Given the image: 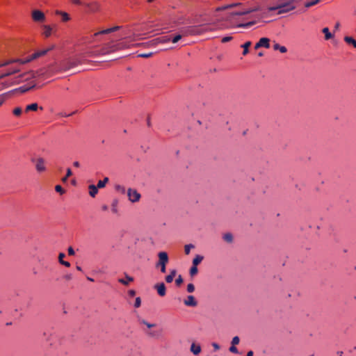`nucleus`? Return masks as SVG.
Wrapping results in <instances>:
<instances>
[{"mask_svg": "<svg viewBox=\"0 0 356 356\" xmlns=\"http://www.w3.org/2000/svg\"><path fill=\"white\" fill-rule=\"evenodd\" d=\"M47 70L45 69H41L38 71H31L26 73L21 74L15 78V80L12 82L5 81L2 83V85L5 88H8L13 85L19 84L22 81H28L31 78L42 77L45 75Z\"/></svg>", "mask_w": 356, "mask_h": 356, "instance_id": "f257e3e1", "label": "nucleus"}, {"mask_svg": "<svg viewBox=\"0 0 356 356\" xmlns=\"http://www.w3.org/2000/svg\"><path fill=\"white\" fill-rule=\"evenodd\" d=\"M50 49H51V48H48L46 49L38 51L26 59H10L3 63H1L0 67L6 66V65H8L14 63H19L20 64H26V63H29L40 56L45 55Z\"/></svg>", "mask_w": 356, "mask_h": 356, "instance_id": "f03ea898", "label": "nucleus"}, {"mask_svg": "<svg viewBox=\"0 0 356 356\" xmlns=\"http://www.w3.org/2000/svg\"><path fill=\"white\" fill-rule=\"evenodd\" d=\"M211 30L212 29H210L206 24L191 26H188L184 29V34L186 35H202V34L204 33L205 32H207V31H209Z\"/></svg>", "mask_w": 356, "mask_h": 356, "instance_id": "7ed1b4c3", "label": "nucleus"}, {"mask_svg": "<svg viewBox=\"0 0 356 356\" xmlns=\"http://www.w3.org/2000/svg\"><path fill=\"white\" fill-rule=\"evenodd\" d=\"M297 0H288L286 2L280 3L276 6H272L268 8L269 11H274L278 10V14H283L293 10L296 8L293 3Z\"/></svg>", "mask_w": 356, "mask_h": 356, "instance_id": "20e7f679", "label": "nucleus"}, {"mask_svg": "<svg viewBox=\"0 0 356 356\" xmlns=\"http://www.w3.org/2000/svg\"><path fill=\"white\" fill-rule=\"evenodd\" d=\"M158 261L155 264V268H159L162 273L166 272V265L169 262L168 254L165 251H161L158 253Z\"/></svg>", "mask_w": 356, "mask_h": 356, "instance_id": "39448f33", "label": "nucleus"}, {"mask_svg": "<svg viewBox=\"0 0 356 356\" xmlns=\"http://www.w3.org/2000/svg\"><path fill=\"white\" fill-rule=\"evenodd\" d=\"M127 196L131 202H138L141 197L140 194L136 189L131 188L127 190Z\"/></svg>", "mask_w": 356, "mask_h": 356, "instance_id": "423d86ee", "label": "nucleus"}, {"mask_svg": "<svg viewBox=\"0 0 356 356\" xmlns=\"http://www.w3.org/2000/svg\"><path fill=\"white\" fill-rule=\"evenodd\" d=\"M31 161L35 163V169L38 172L45 171L44 160L42 158L32 159Z\"/></svg>", "mask_w": 356, "mask_h": 356, "instance_id": "0eeeda50", "label": "nucleus"}, {"mask_svg": "<svg viewBox=\"0 0 356 356\" xmlns=\"http://www.w3.org/2000/svg\"><path fill=\"white\" fill-rule=\"evenodd\" d=\"M259 10L258 8H255L254 9H248V10H243V11L229 13L228 15H227V17H226L225 19L229 21L234 16L247 15V14H249V13H250L252 12L256 11V10Z\"/></svg>", "mask_w": 356, "mask_h": 356, "instance_id": "6e6552de", "label": "nucleus"}, {"mask_svg": "<svg viewBox=\"0 0 356 356\" xmlns=\"http://www.w3.org/2000/svg\"><path fill=\"white\" fill-rule=\"evenodd\" d=\"M184 304L187 307H196L197 305V302L193 296H188L184 300Z\"/></svg>", "mask_w": 356, "mask_h": 356, "instance_id": "1a4fd4ad", "label": "nucleus"}, {"mask_svg": "<svg viewBox=\"0 0 356 356\" xmlns=\"http://www.w3.org/2000/svg\"><path fill=\"white\" fill-rule=\"evenodd\" d=\"M32 17L35 22H41L43 21L45 18L44 15L42 12L35 10L32 13Z\"/></svg>", "mask_w": 356, "mask_h": 356, "instance_id": "9d476101", "label": "nucleus"}, {"mask_svg": "<svg viewBox=\"0 0 356 356\" xmlns=\"http://www.w3.org/2000/svg\"><path fill=\"white\" fill-rule=\"evenodd\" d=\"M222 238L223 240V242L226 243H234V236L231 232H226L222 234Z\"/></svg>", "mask_w": 356, "mask_h": 356, "instance_id": "9b49d317", "label": "nucleus"}, {"mask_svg": "<svg viewBox=\"0 0 356 356\" xmlns=\"http://www.w3.org/2000/svg\"><path fill=\"white\" fill-rule=\"evenodd\" d=\"M154 287L156 289L157 293L160 296L163 297L165 295L166 288H165L164 283L162 282V283L156 284Z\"/></svg>", "mask_w": 356, "mask_h": 356, "instance_id": "f8f14e48", "label": "nucleus"}, {"mask_svg": "<svg viewBox=\"0 0 356 356\" xmlns=\"http://www.w3.org/2000/svg\"><path fill=\"white\" fill-rule=\"evenodd\" d=\"M35 86H36L35 83H32L29 86H22L17 89H15L12 92L19 91L20 92L24 93V92H26L30 90L31 89L35 88Z\"/></svg>", "mask_w": 356, "mask_h": 356, "instance_id": "ddd939ff", "label": "nucleus"}, {"mask_svg": "<svg viewBox=\"0 0 356 356\" xmlns=\"http://www.w3.org/2000/svg\"><path fill=\"white\" fill-rule=\"evenodd\" d=\"M19 72H20V69H19V68L9 70L7 72H6L5 73L0 74V79H3L6 76H10L12 74H14Z\"/></svg>", "mask_w": 356, "mask_h": 356, "instance_id": "4468645a", "label": "nucleus"}, {"mask_svg": "<svg viewBox=\"0 0 356 356\" xmlns=\"http://www.w3.org/2000/svg\"><path fill=\"white\" fill-rule=\"evenodd\" d=\"M89 188V194L91 197H94L98 193V187L93 184H91L88 186Z\"/></svg>", "mask_w": 356, "mask_h": 356, "instance_id": "2eb2a0df", "label": "nucleus"}, {"mask_svg": "<svg viewBox=\"0 0 356 356\" xmlns=\"http://www.w3.org/2000/svg\"><path fill=\"white\" fill-rule=\"evenodd\" d=\"M261 47L269 48L270 47V40L268 38H261L259 40Z\"/></svg>", "mask_w": 356, "mask_h": 356, "instance_id": "dca6fc26", "label": "nucleus"}, {"mask_svg": "<svg viewBox=\"0 0 356 356\" xmlns=\"http://www.w3.org/2000/svg\"><path fill=\"white\" fill-rule=\"evenodd\" d=\"M191 351L195 355H197L201 352V347L193 343L191 346Z\"/></svg>", "mask_w": 356, "mask_h": 356, "instance_id": "f3484780", "label": "nucleus"}, {"mask_svg": "<svg viewBox=\"0 0 356 356\" xmlns=\"http://www.w3.org/2000/svg\"><path fill=\"white\" fill-rule=\"evenodd\" d=\"M176 273V270H171L170 274L165 277V282L167 283H171L173 281V279L175 278Z\"/></svg>", "mask_w": 356, "mask_h": 356, "instance_id": "a211bd4d", "label": "nucleus"}, {"mask_svg": "<svg viewBox=\"0 0 356 356\" xmlns=\"http://www.w3.org/2000/svg\"><path fill=\"white\" fill-rule=\"evenodd\" d=\"M56 13L61 16L63 22H67L70 19L69 15L65 12L57 10Z\"/></svg>", "mask_w": 356, "mask_h": 356, "instance_id": "6ab92c4d", "label": "nucleus"}, {"mask_svg": "<svg viewBox=\"0 0 356 356\" xmlns=\"http://www.w3.org/2000/svg\"><path fill=\"white\" fill-rule=\"evenodd\" d=\"M126 280L124 279H119L118 282L124 285H128L130 282H132L134 280V278L132 277L129 276L128 275H125Z\"/></svg>", "mask_w": 356, "mask_h": 356, "instance_id": "aec40b11", "label": "nucleus"}, {"mask_svg": "<svg viewBox=\"0 0 356 356\" xmlns=\"http://www.w3.org/2000/svg\"><path fill=\"white\" fill-rule=\"evenodd\" d=\"M252 42L250 41H248L243 44L241 45V47L243 48V55L245 56L249 52V47L251 46Z\"/></svg>", "mask_w": 356, "mask_h": 356, "instance_id": "412c9836", "label": "nucleus"}, {"mask_svg": "<svg viewBox=\"0 0 356 356\" xmlns=\"http://www.w3.org/2000/svg\"><path fill=\"white\" fill-rule=\"evenodd\" d=\"M147 335L150 337L159 338L161 335V331L154 330L147 332Z\"/></svg>", "mask_w": 356, "mask_h": 356, "instance_id": "4be33fe9", "label": "nucleus"}, {"mask_svg": "<svg viewBox=\"0 0 356 356\" xmlns=\"http://www.w3.org/2000/svg\"><path fill=\"white\" fill-rule=\"evenodd\" d=\"M238 5H240V3H231V4H228V5H226L225 6H222V7H218L216 8V11H221V10H227V9H229V8H234Z\"/></svg>", "mask_w": 356, "mask_h": 356, "instance_id": "5701e85b", "label": "nucleus"}, {"mask_svg": "<svg viewBox=\"0 0 356 356\" xmlns=\"http://www.w3.org/2000/svg\"><path fill=\"white\" fill-rule=\"evenodd\" d=\"M273 49L274 50H279L281 53H286L287 51V49L284 46H281L278 43L274 44Z\"/></svg>", "mask_w": 356, "mask_h": 356, "instance_id": "b1692460", "label": "nucleus"}, {"mask_svg": "<svg viewBox=\"0 0 356 356\" xmlns=\"http://www.w3.org/2000/svg\"><path fill=\"white\" fill-rule=\"evenodd\" d=\"M38 104L37 103H33V104H29V105L26 106L25 111L26 112H28V111H35L38 110Z\"/></svg>", "mask_w": 356, "mask_h": 356, "instance_id": "393cba45", "label": "nucleus"}, {"mask_svg": "<svg viewBox=\"0 0 356 356\" xmlns=\"http://www.w3.org/2000/svg\"><path fill=\"white\" fill-rule=\"evenodd\" d=\"M323 33L325 34V39L330 40L332 38V34L330 32V30L327 27L323 28L322 30Z\"/></svg>", "mask_w": 356, "mask_h": 356, "instance_id": "a878e982", "label": "nucleus"}, {"mask_svg": "<svg viewBox=\"0 0 356 356\" xmlns=\"http://www.w3.org/2000/svg\"><path fill=\"white\" fill-rule=\"evenodd\" d=\"M344 40L346 42H347L348 44H353V46L356 48V40L353 38L352 37H350V36H346L344 38Z\"/></svg>", "mask_w": 356, "mask_h": 356, "instance_id": "bb28decb", "label": "nucleus"}, {"mask_svg": "<svg viewBox=\"0 0 356 356\" xmlns=\"http://www.w3.org/2000/svg\"><path fill=\"white\" fill-rule=\"evenodd\" d=\"M204 257L201 255H196L193 260V265L197 266L203 260Z\"/></svg>", "mask_w": 356, "mask_h": 356, "instance_id": "cd10ccee", "label": "nucleus"}, {"mask_svg": "<svg viewBox=\"0 0 356 356\" xmlns=\"http://www.w3.org/2000/svg\"><path fill=\"white\" fill-rule=\"evenodd\" d=\"M108 181H109L108 178L105 177L103 180H99L98 181L97 186L99 188H102L106 186V184L108 182Z\"/></svg>", "mask_w": 356, "mask_h": 356, "instance_id": "c85d7f7f", "label": "nucleus"}, {"mask_svg": "<svg viewBox=\"0 0 356 356\" xmlns=\"http://www.w3.org/2000/svg\"><path fill=\"white\" fill-rule=\"evenodd\" d=\"M118 200H116V199L113 200L112 202V204H111V211L114 213H118Z\"/></svg>", "mask_w": 356, "mask_h": 356, "instance_id": "c756f323", "label": "nucleus"}, {"mask_svg": "<svg viewBox=\"0 0 356 356\" xmlns=\"http://www.w3.org/2000/svg\"><path fill=\"white\" fill-rule=\"evenodd\" d=\"M320 1H321V0H313V1H308V2L305 3V8H310V7H312L313 6H315L316 4L319 3Z\"/></svg>", "mask_w": 356, "mask_h": 356, "instance_id": "7c9ffc66", "label": "nucleus"}, {"mask_svg": "<svg viewBox=\"0 0 356 356\" xmlns=\"http://www.w3.org/2000/svg\"><path fill=\"white\" fill-rule=\"evenodd\" d=\"M255 23H256L255 21H251V22L244 23V24H240L238 25V26L242 27V28H249V27L252 26V25L255 24Z\"/></svg>", "mask_w": 356, "mask_h": 356, "instance_id": "2f4dec72", "label": "nucleus"}, {"mask_svg": "<svg viewBox=\"0 0 356 356\" xmlns=\"http://www.w3.org/2000/svg\"><path fill=\"white\" fill-rule=\"evenodd\" d=\"M115 188L119 193H121L122 194L125 193L126 190H125V188L123 186L116 185Z\"/></svg>", "mask_w": 356, "mask_h": 356, "instance_id": "473e14b6", "label": "nucleus"}, {"mask_svg": "<svg viewBox=\"0 0 356 356\" xmlns=\"http://www.w3.org/2000/svg\"><path fill=\"white\" fill-rule=\"evenodd\" d=\"M197 271H198V270H197V266L193 265V266L190 269L191 276L193 277V276L195 275L197 273Z\"/></svg>", "mask_w": 356, "mask_h": 356, "instance_id": "72a5a7b5", "label": "nucleus"}, {"mask_svg": "<svg viewBox=\"0 0 356 356\" xmlns=\"http://www.w3.org/2000/svg\"><path fill=\"white\" fill-rule=\"evenodd\" d=\"M140 323L145 325L148 328H152V327H155V324L149 323L143 319L140 320Z\"/></svg>", "mask_w": 356, "mask_h": 356, "instance_id": "f704fd0d", "label": "nucleus"}, {"mask_svg": "<svg viewBox=\"0 0 356 356\" xmlns=\"http://www.w3.org/2000/svg\"><path fill=\"white\" fill-rule=\"evenodd\" d=\"M108 33H111L110 29H104V30H102L101 31L95 33L94 34V36H97V35H101V34H108Z\"/></svg>", "mask_w": 356, "mask_h": 356, "instance_id": "c9c22d12", "label": "nucleus"}, {"mask_svg": "<svg viewBox=\"0 0 356 356\" xmlns=\"http://www.w3.org/2000/svg\"><path fill=\"white\" fill-rule=\"evenodd\" d=\"M45 31H44V35L46 37H49L51 35V29L49 26H44Z\"/></svg>", "mask_w": 356, "mask_h": 356, "instance_id": "e433bc0d", "label": "nucleus"}, {"mask_svg": "<svg viewBox=\"0 0 356 356\" xmlns=\"http://www.w3.org/2000/svg\"><path fill=\"white\" fill-rule=\"evenodd\" d=\"M72 175V172L71 169L70 168H67V169L66 176L62 179V181H64V182L66 181L67 180V178L69 177H70Z\"/></svg>", "mask_w": 356, "mask_h": 356, "instance_id": "4c0bfd02", "label": "nucleus"}, {"mask_svg": "<svg viewBox=\"0 0 356 356\" xmlns=\"http://www.w3.org/2000/svg\"><path fill=\"white\" fill-rule=\"evenodd\" d=\"M22 108L19 107L15 108L13 111V114L16 116H19L22 114Z\"/></svg>", "mask_w": 356, "mask_h": 356, "instance_id": "58836bf2", "label": "nucleus"}, {"mask_svg": "<svg viewBox=\"0 0 356 356\" xmlns=\"http://www.w3.org/2000/svg\"><path fill=\"white\" fill-rule=\"evenodd\" d=\"M183 283V278L181 275H179L177 278L175 280V284L177 286H180Z\"/></svg>", "mask_w": 356, "mask_h": 356, "instance_id": "ea45409f", "label": "nucleus"}, {"mask_svg": "<svg viewBox=\"0 0 356 356\" xmlns=\"http://www.w3.org/2000/svg\"><path fill=\"white\" fill-rule=\"evenodd\" d=\"M195 291V286L193 284L191 283L187 285V291L188 293H193Z\"/></svg>", "mask_w": 356, "mask_h": 356, "instance_id": "a19ab883", "label": "nucleus"}, {"mask_svg": "<svg viewBox=\"0 0 356 356\" xmlns=\"http://www.w3.org/2000/svg\"><path fill=\"white\" fill-rule=\"evenodd\" d=\"M55 190L56 192L63 194L65 193V190L62 188L60 185H56L55 187Z\"/></svg>", "mask_w": 356, "mask_h": 356, "instance_id": "79ce46f5", "label": "nucleus"}, {"mask_svg": "<svg viewBox=\"0 0 356 356\" xmlns=\"http://www.w3.org/2000/svg\"><path fill=\"white\" fill-rule=\"evenodd\" d=\"M239 341H240L239 337L236 336V337H233V339L232 340V345L236 346V345L238 344Z\"/></svg>", "mask_w": 356, "mask_h": 356, "instance_id": "37998d69", "label": "nucleus"}, {"mask_svg": "<svg viewBox=\"0 0 356 356\" xmlns=\"http://www.w3.org/2000/svg\"><path fill=\"white\" fill-rule=\"evenodd\" d=\"M141 305V300L140 298L138 297L136 298L134 307L136 308H138Z\"/></svg>", "mask_w": 356, "mask_h": 356, "instance_id": "c03bdc74", "label": "nucleus"}, {"mask_svg": "<svg viewBox=\"0 0 356 356\" xmlns=\"http://www.w3.org/2000/svg\"><path fill=\"white\" fill-rule=\"evenodd\" d=\"M7 97V93L2 94L0 95V106L4 102Z\"/></svg>", "mask_w": 356, "mask_h": 356, "instance_id": "a18cd8bd", "label": "nucleus"}, {"mask_svg": "<svg viewBox=\"0 0 356 356\" xmlns=\"http://www.w3.org/2000/svg\"><path fill=\"white\" fill-rule=\"evenodd\" d=\"M181 38V35H177L176 36H175L172 40V42L173 43H176Z\"/></svg>", "mask_w": 356, "mask_h": 356, "instance_id": "49530a36", "label": "nucleus"}, {"mask_svg": "<svg viewBox=\"0 0 356 356\" xmlns=\"http://www.w3.org/2000/svg\"><path fill=\"white\" fill-rule=\"evenodd\" d=\"M232 40V36H226V37L222 38V42L225 43V42H227L229 41H231Z\"/></svg>", "mask_w": 356, "mask_h": 356, "instance_id": "de8ad7c7", "label": "nucleus"}, {"mask_svg": "<svg viewBox=\"0 0 356 356\" xmlns=\"http://www.w3.org/2000/svg\"><path fill=\"white\" fill-rule=\"evenodd\" d=\"M153 54V53L150 52V53H148V54H140L138 55L139 57H141V58H149Z\"/></svg>", "mask_w": 356, "mask_h": 356, "instance_id": "09e8293b", "label": "nucleus"}, {"mask_svg": "<svg viewBox=\"0 0 356 356\" xmlns=\"http://www.w3.org/2000/svg\"><path fill=\"white\" fill-rule=\"evenodd\" d=\"M229 351L233 353H238V349L234 345H232V346L229 348Z\"/></svg>", "mask_w": 356, "mask_h": 356, "instance_id": "8fccbe9b", "label": "nucleus"}, {"mask_svg": "<svg viewBox=\"0 0 356 356\" xmlns=\"http://www.w3.org/2000/svg\"><path fill=\"white\" fill-rule=\"evenodd\" d=\"M65 257V254L63 252H60L58 255V261H59V263H61L62 261H63V258Z\"/></svg>", "mask_w": 356, "mask_h": 356, "instance_id": "3c124183", "label": "nucleus"}, {"mask_svg": "<svg viewBox=\"0 0 356 356\" xmlns=\"http://www.w3.org/2000/svg\"><path fill=\"white\" fill-rule=\"evenodd\" d=\"M121 26H115L112 28H109L111 33L120 30Z\"/></svg>", "mask_w": 356, "mask_h": 356, "instance_id": "603ef678", "label": "nucleus"}, {"mask_svg": "<svg viewBox=\"0 0 356 356\" xmlns=\"http://www.w3.org/2000/svg\"><path fill=\"white\" fill-rule=\"evenodd\" d=\"M195 246H185V253L186 254H188L191 251V248H194Z\"/></svg>", "mask_w": 356, "mask_h": 356, "instance_id": "864d4df0", "label": "nucleus"}, {"mask_svg": "<svg viewBox=\"0 0 356 356\" xmlns=\"http://www.w3.org/2000/svg\"><path fill=\"white\" fill-rule=\"evenodd\" d=\"M68 254L69 255L74 254V250H73V248L71 246H70V248H68Z\"/></svg>", "mask_w": 356, "mask_h": 356, "instance_id": "5fc2aeb1", "label": "nucleus"}, {"mask_svg": "<svg viewBox=\"0 0 356 356\" xmlns=\"http://www.w3.org/2000/svg\"><path fill=\"white\" fill-rule=\"evenodd\" d=\"M212 346L213 347L215 350H218L220 349V346L216 343H213Z\"/></svg>", "mask_w": 356, "mask_h": 356, "instance_id": "6e6d98bb", "label": "nucleus"}, {"mask_svg": "<svg viewBox=\"0 0 356 356\" xmlns=\"http://www.w3.org/2000/svg\"><path fill=\"white\" fill-rule=\"evenodd\" d=\"M60 264L66 266V267H70V262L67 261H62L61 263H60Z\"/></svg>", "mask_w": 356, "mask_h": 356, "instance_id": "4d7b16f0", "label": "nucleus"}, {"mask_svg": "<svg viewBox=\"0 0 356 356\" xmlns=\"http://www.w3.org/2000/svg\"><path fill=\"white\" fill-rule=\"evenodd\" d=\"M73 165H74V167H76V168H79L80 166V163H79V161H74L73 163Z\"/></svg>", "mask_w": 356, "mask_h": 356, "instance_id": "13d9d810", "label": "nucleus"}, {"mask_svg": "<svg viewBox=\"0 0 356 356\" xmlns=\"http://www.w3.org/2000/svg\"><path fill=\"white\" fill-rule=\"evenodd\" d=\"M129 295H130L131 296H135V294H136V292H135V291H134V290H131V291H129Z\"/></svg>", "mask_w": 356, "mask_h": 356, "instance_id": "bf43d9fd", "label": "nucleus"}, {"mask_svg": "<svg viewBox=\"0 0 356 356\" xmlns=\"http://www.w3.org/2000/svg\"><path fill=\"white\" fill-rule=\"evenodd\" d=\"M261 47L260 43H259V42H258L255 44V46H254V49H259V48H261Z\"/></svg>", "mask_w": 356, "mask_h": 356, "instance_id": "052dcab7", "label": "nucleus"}, {"mask_svg": "<svg viewBox=\"0 0 356 356\" xmlns=\"http://www.w3.org/2000/svg\"><path fill=\"white\" fill-rule=\"evenodd\" d=\"M102 209L103 211H107V210H108V206H107V205H106V204L102 205Z\"/></svg>", "mask_w": 356, "mask_h": 356, "instance_id": "680f3d73", "label": "nucleus"}, {"mask_svg": "<svg viewBox=\"0 0 356 356\" xmlns=\"http://www.w3.org/2000/svg\"><path fill=\"white\" fill-rule=\"evenodd\" d=\"M170 40V39L169 38L164 37V38H163V39H162V40H161V42H168V41H169Z\"/></svg>", "mask_w": 356, "mask_h": 356, "instance_id": "e2e57ef3", "label": "nucleus"}, {"mask_svg": "<svg viewBox=\"0 0 356 356\" xmlns=\"http://www.w3.org/2000/svg\"><path fill=\"white\" fill-rule=\"evenodd\" d=\"M72 2L74 3H76V4H81V0H72Z\"/></svg>", "mask_w": 356, "mask_h": 356, "instance_id": "0e129e2a", "label": "nucleus"}, {"mask_svg": "<svg viewBox=\"0 0 356 356\" xmlns=\"http://www.w3.org/2000/svg\"><path fill=\"white\" fill-rule=\"evenodd\" d=\"M253 354H254L253 351L250 350V351L248 352L246 356H253Z\"/></svg>", "mask_w": 356, "mask_h": 356, "instance_id": "69168bd1", "label": "nucleus"}, {"mask_svg": "<svg viewBox=\"0 0 356 356\" xmlns=\"http://www.w3.org/2000/svg\"><path fill=\"white\" fill-rule=\"evenodd\" d=\"M65 278H66L67 280H70V279L72 278V275H70H70H67L65 276Z\"/></svg>", "mask_w": 356, "mask_h": 356, "instance_id": "338daca9", "label": "nucleus"}, {"mask_svg": "<svg viewBox=\"0 0 356 356\" xmlns=\"http://www.w3.org/2000/svg\"><path fill=\"white\" fill-rule=\"evenodd\" d=\"M87 279H88V280H89L90 282H93L94 281V280L92 278L89 277H88Z\"/></svg>", "mask_w": 356, "mask_h": 356, "instance_id": "774afa93", "label": "nucleus"}]
</instances>
